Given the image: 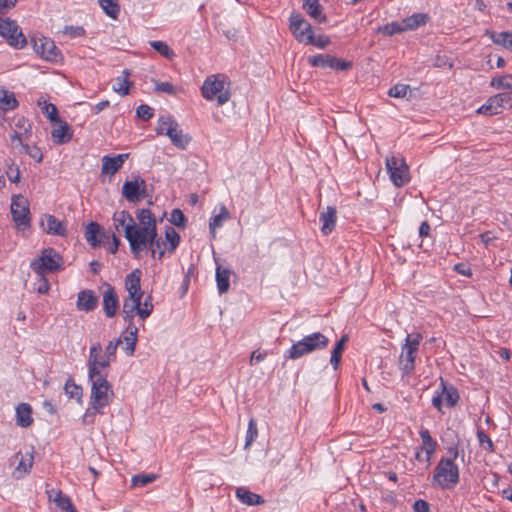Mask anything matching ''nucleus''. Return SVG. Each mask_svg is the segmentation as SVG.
<instances>
[{
  "label": "nucleus",
  "mask_w": 512,
  "mask_h": 512,
  "mask_svg": "<svg viewBox=\"0 0 512 512\" xmlns=\"http://www.w3.org/2000/svg\"><path fill=\"white\" fill-rule=\"evenodd\" d=\"M136 220L125 210L113 214V226L118 232H123L129 243L134 258H140L145 247L155 236V216L149 209H138Z\"/></svg>",
  "instance_id": "f257e3e1"
},
{
  "label": "nucleus",
  "mask_w": 512,
  "mask_h": 512,
  "mask_svg": "<svg viewBox=\"0 0 512 512\" xmlns=\"http://www.w3.org/2000/svg\"><path fill=\"white\" fill-rule=\"evenodd\" d=\"M451 458H441L435 467L433 481L442 489L454 488L459 483V468L454 463L458 456L457 449H450Z\"/></svg>",
  "instance_id": "f03ea898"
},
{
  "label": "nucleus",
  "mask_w": 512,
  "mask_h": 512,
  "mask_svg": "<svg viewBox=\"0 0 512 512\" xmlns=\"http://www.w3.org/2000/svg\"><path fill=\"white\" fill-rule=\"evenodd\" d=\"M201 93L206 100L216 101L219 106L227 103L231 95L226 76L221 74L208 76L203 82Z\"/></svg>",
  "instance_id": "7ed1b4c3"
},
{
  "label": "nucleus",
  "mask_w": 512,
  "mask_h": 512,
  "mask_svg": "<svg viewBox=\"0 0 512 512\" xmlns=\"http://www.w3.org/2000/svg\"><path fill=\"white\" fill-rule=\"evenodd\" d=\"M328 344V337L320 332H314L294 343L286 352L285 358L296 360L315 351L323 350Z\"/></svg>",
  "instance_id": "20e7f679"
},
{
  "label": "nucleus",
  "mask_w": 512,
  "mask_h": 512,
  "mask_svg": "<svg viewBox=\"0 0 512 512\" xmlns=\"http://www.w3.org/2000/svg\"><path fill=\"white\" fill-rule=\"evenodd\" d=\"M124 299L122 313L125 320H132L136 315L141 320L148 318L153 312V303L151 296L148 295L142 302L144 293L127 292Z\"/></svg>",
  "instance_id": "39448f33"
},
{
  "label": "nucleus",
  "mask_w": 512,
  "mask_h": 512,
  "mask_svg": "<svg viewBox=\"0 0 512 512\" xmlns=\"http://www.w3.org/2000/svg\"><path fill=\"white\" fill-rule=\"evenodd\" d=\"M91 382L90 403L96 413H103V409L111 402L113 390L107 381V376H88Z\"/></svg>",
  "instance_id": "423d86ee"
},
{
  "label": "nucleus",
  "mask_w": 512,
  "mask_h": 512,
  "mask_svg": "<svg viewBox=\"0 0 512 512\" xmlns=\"http://www.w3.org/2000/svg\"><path fill=\"white\" fill-rule=\"evenodd\" d=\"M423 337L420 333L408 334L401 346L399 369L403 375H411L415 369V360Z\"/></svg>",
  "instance_id": "0eeeda50"
},
{
  "label": "nucleus",
  "mask_w": 512,
  "mask_h": 512,
  "mask_svg": "<svg viewBox=\"0 0 512 512\" xmlns=\"http://www.w3.org/2000/svg\"><path fill=\"white\" fill-rule=\"evenodd\" d=\"M63 259L53 248H46L30 263V268L38 276L54 273L62 268Z\"/></svg>",
  "instance_id": "6e6552de"
},
{
  "label": "nucleus",
  "mask_w": 512,
  "mask_h": 512,
  "mask_svg": "<svg viewBox=\"0 0 512 512\" xmlns=\"http://www.w3.org/2000/svg\"><path fill=\"white\" fill-rule=\"evenodd\" d=\"M385 166L391 182L396 187H402L410 180L409 167L400 155H390L386 158Z\"/></svg>",
  "instance_id": "1a4fd4ad"
},
{
  "label": "nucleus",
  "mask_w": 512,
  "mask_h": 512,
  "mask_svg": "<svg viewBox=\"0 0 512 512\" xmlns=\"http://www.w3.org/2000/svg\"><path fill=\"white\" fill-rule=\"evenodd\" d=\"M512 108V91L493 95L477 109L478 114L493 116Z\"/></svg>",
  "instance_id": "9d476101"
},
{
  "label": "nucleus",
  "mask_w": 512,
  "mask_h": 512,
  "mask_svg": "<svg viewBox=\"0 0 512 512\" xmlns=\"http://www.w3.org/2000/svg\"><path fill=\"white\" fill-rule=\"evenodd\" d=\"M0 36L16 49H22L27 43L19 25L9 18H0Z\"/></svg>",
  "instance_id": "9b49d317"
},
{
  "label": "nucleus",
  "mask_w": 512,
  "mask_h": 512,
  "mask_svg": "<svg viewBox=\"0 0 512 512\" xmlns=\"http://www.w3.org/2000/svg\"><path fill=\"white\" fill-rule=\"evenodd\" d=\"M113 362L112 359H106L102 354V346L99 342L91 345L88 357V376H107L102 370L108 368Z\"/></svg>",
  "instance_id": "f8f14e48"
},
{
  "label": "nucleus",
  "mask_w": 512,
  "mask_h": 512,
  "mask_svg": "<svg viewBox=\"0 0 512 512\" xmlns=\"http://www.w3.org/2000/svg\"><path fill=\"white\" fill-rule=\"evenodd\" d=\"M11 214L18 229H26L30 225L29 203L24 196L12 197Z\"/></svg>",
  "instance_id": "ddd939ff"
},
{
  "label": "nucleus",
  "mask_w": 512,
  "mask_h": 512,
  "mask_svg": "<svg viewBox=\"0 0 512 512\" xmlns=\"http://www.w3.org/2000/svg\"><path fill=\"white\" fill-rule=\"evenodd\" d=\"M459 399V394L456 388L453 386H447L443 380H441L439 389L432 398V404L439 411H442V407H453L456 405Z\"/></svg>",
  "instance_id": "4468645a"
},
{
  "label": "nucleus",
  "mask_w": 512,
  "mask_h": 512,
  "mask_svg": "<svg viewBox=\"0 0 512 512\" xmlns=\"http://www.w3.org/2000/svg\"><path fill=\"white\" fill-rule=\"evenodd\" d=\"M290 30L299 43L307 45L312 35V26L299 13H292L290 18Z\"/></svg>",
  "instance_id": "2eb2a0df"
},
{
  "label": "nucleus",
  "mask_w": 512,
  "mask_h": 512,
  "mask_svg": "<svg viewBox=\"0 0 512 512\" xmlns=\"http://www.w3.org/2000/svg\"><path fill=\"white\" fill-rule=\"evenodd\" d=\"M35 52L44 60L56 63L61 60V53L49 38H40L34 42Z\"/></svg>",
  "instance_id": "dca6fc26"
},
{
  "label": "nucleus",
  "mask_w": 512,
  "mask_h": 512,
  "mask_svg": "<svg viewBox=\"0 0 512 512\" xmlns=\"http://www.w3.org/2000/svg\"><path fill=\"white\" fill-rule=\"evenodd\" d=\"M308 63L314 67H329L334 70H347L351 67V63L343 61L336 57L324 54H318L308 57Z\"/></svg>",
  "instance_id": "f3484780"
},
{
  "label": "nucleus",
  "mask_w": 512,
  "mask_h": 512,
  "mask_svg": "<svg viewBox=\"0 0 512 512\" xmlns=\"http://www.w3.org/2000/svg\"><path fill=\"white\" fill-rule=\"evenodd\" d=\"M12 460L14 463H17L13 475L15 478L21 479L30 472L33 466L34 456L31 451L25 453L17 452Z\"/></svg>",
  "instance_id": "a211bd4d"
},
{
  "label": "nucleus",
  "mask_w": 512,
  "mask_h": 512,
  "mask_svg": "<svg viewBox=\"0 0 512 512\" xmlns=\"http://www.w3.org/2000/svg\"><path fill=\"white\" fill-rule=\"evenodd\" d=\"M103 297V310L108 318L116 315L119 307V300L117 293L110 284H105L102 291Z\"/></svg>",
  "instance_id": "6ab92c4d"
},
{
  "label": "nucleus",
  "mask_w": 512,
  "mask_h": 512,
  "mask_svg": "<svg viewBox=\"0 0 512 512\" xmlns=\"http://www.w3.org/2000/svg\"><path fill=\"white\" fill-rule=\"evenodd\" d=\"M145 181L136 179L134 181H126L122 186V194L129 202H138L144 197Z\"/></svg>",
  "instance_id": "aec40b11"
},
{
  "label": "nucleus",
  "mask_w": 512,
  "mask_h": 512,
  "mask_svg": "<svg viewBox=\"0 0 512 512\" xmlns=\"http://www.w3.org/2000/svg\"><path fill=\"white\" fill-rule=\"evenodd\" d=\"M128 157H129L128 153L118 154L116 156H108V155L103 156L102 160H101L102 174L113 176L116 172H118L122 168L124 162L126 161V159H128Z\"/></svg>",
  "instance_id": "412c9836"
},
{
  "label": "nucleus",
  "mask_w": 512,
  "mask_h": 512,
  "mask_svg": "<svg viewBox=\"0 0 512 512\" xmlns=\"http://www.w3.org/2000/svg\"><path fill=\"white\" fill-rule=\"evenodd\" d=\"M40 226L47 234L65 236L66 227L62 221L55 216L45 214L40 218Z\"/></svg>",
  "instance_id": "4be33fe9"
},
{
  "label": "nucleus",
  "mask_w": 512,
  "mask_h": 512,
  "mask_svg": "<svg viewBox=\"0 0 512 512\" xmlns=\"http://www.w3.org/2000/svg\"><path fill=\"white\" fill-rule=\"evenodd\" d=\"M98 305V297L93 290H82L78 293L76 307L79 311L90 312Z\"/></svg>",
  "instance_id": "5701e85b"
},
{
  "label": "nucleus",
  "mask_w": 512,
  "mask_h": 512,
  "mask_svg": "<svg viewBox=\"0 0 512 512\" xmlns=\"http://www.w3.org/2000/svg\"><path fill=\"white\" fill-rule=\"evenodd\" d=\"M120 338L122 340L121 343H123V350L127 355L132 356L135 352L138 339V328L130 323L123 336Z\"/></svg>",
  "instance_id": "b1692460"
},
{
  "label": "nucleus",
  "mask_w": 512,
  "mask_h": 512,
  "mask_svg": "<svg viewBox=\"0 0 512 512\" xmlns=\"http://www.w3.org/2000/svg\"><path fill=\"white\" fill-rule=\"evenodd\" d=\"M336 209L328 206L324 211L320 213V221L322 222L321 231L327 235L332 232L336 224Z\"/></svg>",
  "instance_id": "393cba45"
},
{
  "label": "nucleus",
  "mask_w": 512,
  "mask_h": 512,
  "mask_svg": "<svg viewBox=\"0 0 512 512\" xmlns=\"http://www.w3.org/2000/svg\"><path fill=\"white\" fill-rule=\"evenodd\" d=\"M55 123L58 125L51 132L53 141L56 144H64L70 141L72 134L70 133L69 125L60 119Z\"/></svg>",
  "instance_id": "a878e982"
},
{
  "label": "nucleus",
  "mask_w": 512,
  "mask_h": 512,
  "mask_svg": "<svg viewBox=\"0 0 512 512\" xmlns=\"http://www.w3.org/2000/svg\"><path fill=\"white\" fill-rule=\"evenodd\" d=\"M105 233L101 226L95 222H90L85 230V239L92 246L97 247L101 243V237H104Z\"/></svg>",
  "instance_id": "bb28decb"
},
{
  "label": "nucleus",
  "mask_w": 512,
  "mask_h": 512,
  "mask_svg": "<svg viewBox=\"0 0 512 512\" xmlns=\"http://www.w3.org/2000/svg\"><path fill=\"white\" fill-rule=\"evenodd\" d=\"M419 434L422 440L421 450L425 452V461L430 463L431 457L436 451L437 443L433 440L427 429H421Z\"/></svg>",
  "instance_id": "cd10ccee"
},
{
  "label": "nucleus",
  "mask_w": 512,
  "mask_h": 512,
  "mask_svg": "<svg viewBox=\"0 0 512 512\" xmlns=\"http://www.w3.org/2000/svg\"><path fill=\"white\" fill-rule=\"evenodd\" d=\"M16 423L20 427H29L33 423L32 409L27 403H20L16 407Z\"/></svg>",
  "instance_id": "c85d7f7f"
},
{
  "label": "nucleus",
  "mask_w": 512,
  "mask_h": 512,
  "mask_svg": "<svg viewBox=\"0 0 512 512\" xmlns=\"http://www.w3.org/2000/svg\"><path fill=\"white\" fill-rule=\"evenodd\" d=\"M303 9L306 13L319 23L326 22V17L322 13V6L319 4V0H302Z\"/></svg>",
  "instance_id": "c756f323"
},
{
  "label": "nucleus",
  "mask_w": 512,
  "mask_h": 512,
  "mask_svg": "<svg viewBox=\"0 0 512 512\" xmlns=\"http://www.w3.org/2000/svg\"><path fill=\"white\" fill-rule=\"evenodd\" d=\"M235 494L239 501L249 506L264 503V499L260 495L249 491L245 487H238Z\"/></svg>",
  "instance_id": "7c9ffc66"
},
{
  "label": "nucleus",
  "mask_w": 512,
  "mask_h": 512,
  "mask_svg": "<svg viewBox=\"0 0 512 512\" xmlns=\"http://www.w3.org/2000/svg\"><path fill=\"white\" fill-rule=\"evenodd\" d=\"M167 137L176 148L181 150H185L191 141V137L183 132L179 124Z\"/></svg>",
  "instance_id": "2f4dec72"
},
{
  "label": "nucleus",
  "mask_w": 512,
  "mask_h": 512,
  "mask_svg": "<svg viewBox=\"0 0 512 512\" xmlns=\"http://www.w3.org/2000/svg\"><path fill=\"white\" fill-rule=\"evenodd\" d=\"M18 106V101L13 92L0 86V111L7 112L14 110Z\"/></svg>",
  "instance_id": "473e14b6"
},
{
  "label": "nucleus",
  "mask_w": 512,
  "mask_h": 512,
  "mask_svg": "<svg viewBox=\"0 0 512 512\" xmlns=\"http://www.w3.org/2000/svg\"><path fill=\"white\" fill-rule=\"evenodd\" d=\"M178 122L169 115H162L158 118L155 131L157 135L171 134L172 130L176 128Z\"/></svg>",
  "instance_id": "72a5a7b5"
},
{
  "label": "nucleus",
  "mask_w": 512,
  "mask_h": 512,
  "mask_svg": "<svg viewBox=\"0 0 512 512\" xmlns=\"http://www.w3.org/2000/svg\"><path fill=\"white\" fill-rule=\"evenodd\" d=\"M141 271L134 269L125 278V289L127 292L144 293L141 289Z\"/></svg>",
  "instance_id": "f704fd0d"
},
{
  "label": "nucleus",
  "mask_w": 512,
  "mask_h": 512,
  "mask_svg": "<svg viewBox=\"0 0 512 512\" xmlns=\"http://www.w3.org/2000/svg\"><path fill=\"white\" fill-rule=\"evenodd\" d=\"M230 275H231L230 269L223 268L220 265L217 266V268H216V282H217V289H218L220 294L226 293L229 290Z\"/></svg>",
  "instance_id": "c9c22d12"
},
{
  "label": "nucleus",
  "mask_w": 512,
  "mask_h": 512,
  "mask_svg": "<svg viewBox=\"0 0 512 512\" xmlns=\"http://www.w3.org/2000/svg\"><path fill=\"white\" fill-rule=\"evenodd\" d=\"M230 218L231 216L227 208L224 205H221L219 208V214L211 217L209 221V228L213 238L216 235V229L222 227L223 223Z\"/></svg>",
  "instance_id": "e433bc0d"
},
{
  "label": "nucleus",
  "mask_w": 512,
  "mask_h": 512,
  "mask_svg": "<svg viewBox=\"0 0 512 512\" xmlns=\"http://www.w3.org/2000/svg\"><path fill=\"white\" fill-rule=\"evenodd\" d=\"M130 73L128 70H124L120 76H118L113 84V91L121 96H125L129 93L132 82L129 81Z\"/></svg>",
  "instance_id": "4c0bfd02"
},
{
  "label": "nucleus",
  "mask_w": 512,
  "mask_h": 512,
  "mask_svg": "<svg viewBox=\"0 0 512 512\" xmlns=\"http://www.w3.org/2000/svg\"><path fill=\"white\" fill-rule=\"evenodd\" d=\"M11 140H12L13 144L17 143L18 145H20L23 148V150L25 151V153L28 154L31 158H33L37 162L42 161L43 154H42L40 148H38L37 146H29V145L24 144L20 135H18L17 133L12 135Z\"/></svg>",
  "instance_id": "58836bf2"
},
{
  "label": "nucleus",
  "mask_w": 512,
  "mask_h": 512,
  "mask_svg": "<svg viewBox=\"0 0 512 512\" xmlns=\"http://www.w3.org/2000/svg\"><path fill=\"white\" fill-rule=\"evenodd\" d=\"M347 341L348 336L343 335L341 339L335 344L334 348L331 351L330 363L335 370L338 369L340 365L342 353L345 349V344Z\"/></svg>",
  "instance_id": "ea45409f"
},
{
  "label": "nucleus",
  "mask_w": 512,
  "mask_h": 512,
  "mask_svg": "<svg viewBox=\"0 0 512 512\" xmlns=\"http://www.w3.org/2000/svg\"><path fill=\"white\" fill-rule=\"evenodd\" d=\"M485 34L488 35L496 45H501L505 48H512V32L496 33L486 30Z\"/></svg>",
  "instance_id": "a19ab883"
},
{
  "label": "nucleus",
  "mask_w": 512,
  "mask_h": 512,
  "mask_svg": "<svg viewBox=\"0 0 512 512\" xmlns=\"http://www.w3.org/2000/svg\"><path fill=\"white\" fill-rule=\"evenodd\" d=\"M428 19L429 17L425 13H416L407 17L403 21L405 31L417 29L418 27L424 25Z\"/></svg>",
  "instance_id": "79ce46f5"
},
{
  "label": "nucleus",
  "mask_w": 512,
  "mask_h": 512,
  "mask_svg": "<svg viewBox=\"0 0 512 512\" xmlns=\"http://www.w3.org/2000/svg\"><path fill=\"white\" fill-rule=\"evenodd\" d=\"M100 7L104 13L112 19H117L120 13V5L118 0H98Z\"/></svg>",
  "instance_id": "37998d69"
},
{
  "label": "nucleus",
  "mask_w": 512,
  "mask_h": 512,
  "mask_svg": "<svg viewBox=\"0 0 512 512\" xmlns=\"http://www.w3.org/2000/svg\"><path fill=\"white\" fill-rule=\"evenodd\" d=\"M490 86L495 89H504L508 90L507 92H512V74L493 77L490 81Z\"/></svg>",
  "instance_id": "c03bdc74"
},
{
  "label": "nucleus",
  "mask_w": 512,
  "mask_h": 512,
  "mask_svg": "<svg viewBox=\"0 0 512 512\" xmlns=\"http://www.w3.org/2000/svg\"><path fill=\"white\" fill-rule=\"evenodd\" d=\"M38 106L40 107L42 113L51 121L56 122L59 121L57 108L54 104L48 103L43 98L38 100Z\"/></svg>",
  "instance_id": "a18cd8bd"
},
{
  "label": "nucleus",
  "mask_w": 512,
  "mask_h": 512,
  "mask_svg": "<svg viewBox=\"0 0 512 512\" xmlns=\"http://www.w3.org/2000/svg\"><path fill=\"white\" fill-rule=\"evenodd\" d=\"M180 242V236L172 227H168L165 231V243L168 246L167 250L172 253L175 251Z\"/></svg>",
  "instance_id": "49530a36"
},
{
  "label": "nucleus",
  "mask_w": 512,
  "mask_h": 512,
  "mask_svg": "<svg viewBox=\"0 0 512 512\" xmlns=\"http://www.w3.org/2000/svg\"><path fill=\"white\" fill-rule=\"evenodd\" d=\"M411 93V88L405 84H396L388 91V95L393 98H408Z\"/></svg>",
  "instance_id": "de8ad7c7"
},
{
  "label": "nucleus",
  "mask_w": 512,
  "mask_h": 512,
  "mask_svg": "<svg viewBox=\"0 0 512 512\" xmlns=\"http://www.w3.org/2000/svg\"><path fill=\"white\" fill-rule=\"evenodd\" d=\"M378 31L384 35L392 36L394 34L404 32L405 27H404L403 22L402 23L391 22L389 24L379 27Z\"/></svg>",
  "instance_id": "09e8293b"
},
{
  "label": "nucleus",
  "mask_w": 512,
  "mask_h": 512,
  "mask_svg": "<svg viewBox=\"0 0 512 512\" xmlns=\"http://www.w3.org/2000/svg\"><path fill=\"white\" fill-rule=\"evenodd\" d=\"M157 236V227L155 226V236L153 237V240L150 243H148L145 247V250L149 249L151 251V256L153 258H156L158 250L168 248L165 241H162L160 238H157Z\"/></svg>",
  "instance_id": "8fccbe9b"
},
{
  "label": "nucleus",
  "mask_w": 512,
  "mask_h": 512,
  "mask_svg": "<svg viewBox=\"0 0 512 512\" xmlns=\"http://www.w3.org/2000/svg\"><path fill=\"white\" fill-rule=\"evenodd\" d=\"M258 436L257 423L254 418H251L248 423L247 433H246V441H245V449L250 447L252 443Z\"/></svg>",
  "instance_id": "3c124183"
},
{
  "label": "nucleus",
  "mask_w": 512,
  "mask_h": 512,
  "mask_svg": "<svg viewBox=\"0 0 512 512\" xmlns=\"http://www.w3.org/2000/svg\"><path fill=\"white\" fill-rule=\"evenodd\" d=\"M65 393L73 399L78 400L79 402L82 399V388L76 385L73 381H67L64 386Z\"/></svg>",
  "instance_id": "603ef678"
},
{
  "label": "nucleus",
  "mask_w": 512,
  "mask_h": 512,
  "mask_svg": "<svg viewBox=\"0 0 512 512\" xmlns=\"http://www.w3.org/2000/svg\"><path fill=\"white\" fill-rule=\"evenodd\" d=\"M156 479L154 474H138L134 475L131 479L132 486L144 487L149 483H152Z\"/></svg>",
  "instance_id": "864d4df0"
},
{
  "label": "nucleus",
  "mask_w": 512,
  "mask_h": 512,
  "mask_svg": "<svg viewBox=\"0 0 512 512\" xmlns=\"http://www.w3.org/2000/svg\"><path fill=\"white\" fill-rule=\"evenodd\" d=\"M151 46L162 56L167 59H172L175 54L173 50L163 41H153L151 42Z\"/></svg>",
  "instance_id": "5fc2aeb1"
},
{
  "label": "nucleus",
  "mask_w": 512,
  "mask_h": 512,
  "mask_svg": "<svg viewBox=\"0 0 512 512\" xmlns=\"http://www.w3.org/2000/svg\"><path fill=\"white\" fill-rule=\"evenodd\" d=\"M122 342L121 338H117L108 342L105 347L104 354L106 355V359H112L113 361L116 358V351L118 345Z\"/></svg>",
  "instance_id": "6e6d98bb"
},
{
  "label": "nucleus",
  "mask_w": 512,
  "mask_h": 512,
  "mask_svg": "<svg viewBox=\"0 0 512 512\" xmlns=\"http://www.w3.org/2000/svg\"><path fill=\"white\" fill-rule=\"evenodd\" d=\"M155 91L158 93H166L174 95L177 92V88L170 82H155Z\"/></svg>",
  "instance_id": "4d7b16f0"
},
{
  "label": "nucleus",
  "mask_w": 512,
  "mask_h": 512,
  "mask_svg": "<svg viewBox=\"0 0 512 512\" xmlns=\"http://www.w3.org/2000/svg\"><path fill=\"white\" fill-rule=\"evenodd\" d=\"M329 43H330V40L326 35H319V36L315 37L314 34L312 33L310 40H308V42H307V45H314L318 48L323 49Z\"/></svg>",
  "instance_id": "13d9d810"
},
{
  "label": "nucleus",
  "mask_w": 512,
  "mask_h": 512,
  "mask_svg": "<svg viewBox=\"0 0 512 512\" xmlns=\"http://www.w3.org/2000/svg\"><path fill=\"white\" fill-rule=\"evenodd\" d=\"M169 221L177 227H184L186 219L183 212L180 209H174L171 212Z\"/></svg>",
  "instance_id": "bf43d9fd"
},
{
  "label": "nucleus",
  "mask_w": 512,
  "mask_h": 512,
  "mask_svg": "<svg viewBox=\"0 0 512 512\" xmlns=\"http://www.w3.org/2000/svg\"><path fill=\"white\" fill-rule=\"evenodd\" d=\"M63 512H76L70 498L68 496H64L54 502Z\"/></svg>",
  "instance_id": "052dcab7"
},
{
  "label": "nucleus",
  "mask_w": 512,
  "mask_h": 512,
  "mask_svg": "<svg viewBox=\"0 0 512 512\" xmlns=\"http://www.w3.org/2000/svg\"><path fill=\"white\" fill-rule=\"evenodd\" d=\"M137 116L141 119L148 120L153 116V109L148 105H140L136 110Z\"/></svg>",
  "instance_id": "680f3d73"
},
{
  "label": "nucleus",
  "mask_w": 512,
  "mask_h": 512,
  "mask_svg": "<svg viewBox=\"0 0 512 512\" xmlns=\"http://www.w3.org/2000/svg\"><path fill=\"white\" fill-rule=\"evenodd\" d=\"M477 438L479 443L487 450L492 451L493 443L491 439L483 431H478Z\"/></svg>",
  "instance_id": "e2e57ef3"
},
{
  "label": "nucleus",
  "mask_w": 512,
  "mask_h": 512,
  "mask_svg": "<svg viewBox=\"0 0 512 512\" xmlns=\"http://www.w3.org/2000/svg\"><path fill=\"white\" fill-rule=\"evenodd\" d=\"M9 180L12 182V183H18L19 180H20V172H19V169L18 167H15L13 164H11L9 167H8V170L6 172Z\"/></svg>",
  "instance_id": "0e129e2a"
},
{
  "label": "nucleus",
  "mask_w": 512,
  "mask_h": 512,
  "mask_svg": "<svg viewBox=\"0 0 512 512\" xmlns=\"http://www.w3.org/2000/svg\"><path fill=\"white\" fill-rule=\"evenodd\" d=\"M413 509L415 512H430L428 502L422 499L416 500L414 502Z\"/></svg>",
  "instance_id": "69168bd1"
},
{
  "label": "nucleus",
  "mask_w": 512,
  "mask_h": 512,
  "mask_svg": "<svg viewBox=\"0 0 512 512\" xmlns=\"http://www.w3.org/2000/svg\"><path fill=\"white\" fill-rule=\"evenodd\" d=\"M266 356H267V352L255 350L251 354L250 364L253 365V364L259 363V362L263 361L266 358Z\"/></svg>",
  "instance_id": "338daca9"
},
{
  "label": "nucleus",
  "mask_w": 512,
  "mask_h": 512,
  "mask_svg": "<svg viewBox=\"0 0 512 512\" xmlns=\"http://www.w3.org/2000/svg\"><path fill=\"white\" fill-rule=\"evenodd\" d=\"M454 270L463 275V276H466V277H471L472 276V270L471 268L466 265V264H463V263H459V264H456L454 266Z\"/></svg>",
  "instance_id": "774afa93"
}]
</instances>
